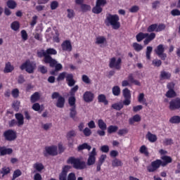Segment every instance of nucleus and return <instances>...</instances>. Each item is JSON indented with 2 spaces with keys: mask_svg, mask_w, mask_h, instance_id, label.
<instances>
[{
  "mask_svg": "<svg viewBox=\"0 0 180 180\" xmlns=\"http://www.w3.org/2000/svg\"><path fill=\"white\" fill-rule=\"evenodd\" d=\"M110 68H115V70H120L122 68V58H118L116 60V58L113 57L110 59L109 63Z\"/></svg>",
  "mask_w": 180,
  "mask_h": 180,
  "instance_id": "10",
  "label": "nucleus"
},
{
  "mask_svg": "<svg viewBox=\"0 0 180 180\" xmlns=\"http://www.w3.org/2000/svg\"><path fill=\"white\" fill-rule=\"evenodd\" d=\"M15 117L17 120L18 127H20V126H23V124H25V117H23V115L22 113H15Z\"/></svg>",
  "mask_w": 180,
  "mask_h": 180,
  "instance_id": "16",
  "label": "nucleus"
},
{
  "mask_svg": "<svg viewBox=\"0 0 180 180\" xmlns=\"http://www.w3.org/2000/svg\"><path fill=\"white\" fill-rule=\"evenodd\" d=\"M67 12H68V18L69 19H72V18L75 16V13L74 12V10L68 8L67 10Z\"/></svg>",
  "mask_w": 180,
  "mask_h": 180,
  "instance_id": "60",
  "label": "nucleus"
},
{
  "mask_svg": "<svg viewBox=\"0 0 180 180\" xmlns=\"http://www.w3.org/2000/svg\"><path fill=\"white\" fill-rule=\"evenodd\" d=\"M11 106L15 112H19V108L20 107V101L18 100L14 101Z\"/></svg>",
  "mask_w": 180,
  "mask_h": 180,
  "instance_id": "38",
  "label": "nucleus"
},
{
  "mask_svg": "<svg viewBox=\"0 0 180 180\" xmlns=\"http://www.w3.org/2000/svg\"><path fill=\"white\" fill-rule=\"evenodd\" d=\"M91 11L93 13H95L96 15H99V13H102V11H103V8H102L101 6L96 4V6L93 7Z\"/></svg>",
  "mask_w": 180,
  "mask_h": 180,
  "instance_id": "33",
  "label": "nucleus"
},
{
  "mask_svg": "<svg viewBox=\"0 0 180 180\" xmlns=\"http://www.w3.org/2000/svg\"><path fill=\"white\" fill-rule=\"evenodd\" d=\"M141 122V117L139 114H136L129 119V124H134V122Z\"/></svg>",
  "mask_w": 180,
  "mask_h": 180,
  "instance_id": "23",
  "label": "nucleus"
},
{
  "mask_svg": "<svg viewBox=\"0 0 180 180\" xmlns=\"http://www.w3.org/2000/svg\"><path fill=\"white\" fill-rule=\"evenodd\" d=\"M67 164H71L75 169H85L86 168L85 162L74 157H70L67 160Z\"/></svg>",
  "mask_w": 180,
  "mask_h": 180,
  "instance_id": "2",
  "label": "nucleus"
},
{
  "mask_svg": "<svg viewBox=\"0 0 180 180\" xmlns=\"http://www.w3.org/2000/svg\"><path fill=\"white\" fill-rule=\"evenodd\" d=\"M19 89H13L11 91V95L14 99L19 98Z\"/></svg>",
  "mask_w": 180,
  "mask_h": 180,
  "instance_id": "54",
  "label": "nucleus"
},
{
  "mask_svg": "<svg viewBox=\"0 0 180 180\" xmlns=\"http://www.w3.org/2000/svg\"><path fill=\"white\" fill-rule=\"evenodd\" d=\"M167 164L165 161L162 162L161 160H156L151 162L150 166L147 167L148 172H155L161 165L162 167H165Z\"/></svg>",
  "mask_w": 180,
  "mask_h": 180,
  "instance_id": "4",
  "label": "nucleus"
},
{
  "mask_svg": "<svg viewBox=\"0 0 180 180\" xmlns=\"http://www.w3.org/2000/svg\"><path fill=\"white\" fill-rule=\"evenodd\" d=\"M13 153V150L11 148H6L5 146H0V155L4 157V155H11Z\"/></svg>",
  "mask_w": 180,
  "mask_h": 180,
  "instance_id": "17",
  "label": "nucleus"
},
{
  "mask_svg": "<svg viewBox=\"0 0 180 180\" xmlns=\"http://www.w3.org/2000/svg\"><path fill=\"white\" fill-rule=\"evenodd\" d=\"M63 51H72V45L71 41L65 40L61 44Z\"/></svg>",
  "mask_w": 180,
  "mask_h": 180,
  "instance_id": "15",
  "label": "nucleus"
},
{
  "mask_svg": "<svg viewBox=\"0 0 180 180\" xmlns=\"http://www.w3.org/2000/svg\"><path fill=\"white\" fill-rule=\"evenodd\" d=\"M11 27L14 32H18V30L20 28V24L18 21H13L11 25Z\"/></svg>",
  "mask_w": 180,
  "mask_h": 180,
  "instance_id": "40",
  "label": "nucleus"
},
{
  "mask_svg": "<svg viewBox=\"0 0 180 180\" xmlns=\"http://www.w3.org/2000/svg\"><path fill=\"white\" fill-rule=\"evenodd\" d=\"M38 71L41 74H47V68H46L44 65H39L38 67Z\"/></svg>",
  "mask_w": 180,
  "mask_h": 180,
  "instance_id": "58",
  "label": "nucleus"
},
{
  "mask_svg": "<svg viewBox=\"0 0 180 180\" xmlns=\"http://www.w3.org/2000/svg\"><path fill=\"white\" fill-rule=\"evenodd\" d=\"M75 102H77V99L75 98V96H71L68 98V103L71 108H77L75 105Z\"/></svg>",
  "mask_w": 180,
  "mask_h": 180,
  "instance_id": "35",
  "label": "nucleus"
},
{
  "mask_svg": "<svg viewBox=\"0 0 180 180\" xmlns=\"http://www.w3.org/2000/svg\"><path fill=\"white\" fill-rule=\"evenodd\" d=\"M154 39H155V33L154 32H151L150 34L148 33V36L146 37V39L143 41L145 46H147L148 43H150V41H153Z\"/></svg>",
  "mask_w": 180,
  "mask_h": 180,
  "instance_id": "19",
  "label": "nucleus"
},
{
  "mask_svg": "<svg viewBox=\"0 0 180 180\" xmlns=\"http://www.w3.org/2000/svg\"><path fill=\"white\" fill-rule=\"evenodd\" d=\"M133 47H134V50H135V51H137L138 53L141 51V50H143V49L142 45L137 42H134L133 44Z\"/></svg>",
  "mask_w": 180,
  "mask_h": 180,
  "instance_id": "46",
  "label": "nucleus"
},
{
  "mask_svg": "<svg viewBox=\"0 0 180 180\" xmlns=\"http://www.w3.org/2000/svg\"><path fill=\"white\" fill-rule=\"evenodd\" d=\"M146 138L150 141V143H155L157 141L158 138L157 135L150 133V131H148Z\"/></svg>",
  "mask_w": 180,
  "mask_h": 180,
  "instance_id": "22",
  "label": "nucleus"
},
{
  "mask_svg": "<svg viewBox=\"0 0 180 180\" xmlns=\"http://www.w3.org/2000/svg\"><path fill=\"white\" fill-rule=\"evenodd\" d=\"M80 5H81L82 12L85 13V12H88V11H91V6L87 4H82Z\"/></svg>",
  "mask_w": 180,
  "mask_h": 180,
  "instance_id": "49",
  "label": "nucleus"
},
{
  "mask_svg": "<svg viewBox=\"0 0 180 180\" xmlns=\"http://www.w3.org/2000/svg\"><path fill=\"white\" fill-rule=\"evenodd\" d=\"M98 101L99 103H103L104 105H109V101L106 99L105 94H99L98 96Z\"/></svg>",
  "mask_w": 180,
  "mask_h": 180,
  "instance_id": "24",
  "label": "nucleus"
},
{
  "mask_svg": "<svg viewBox=\"0 0 180 180\" xmlns=\"http://www.w3.org/2000/svg\"><path fill=\"white\" fill-rule=\"evenodd\" d=\"M165 48L164 47V44H159L155 49V54H157V56L160 57V58H161V60H162L163 61L165 60V58H167V53H165Z\"/></svg>",
  "mask_w": 180,
  "mask_h": 180,
  "instance_id": "9",
  "label": "nucleus"
},
{
  "mask_svg": "<svg viewBox=\"0 0 180 180\" xmlns=\"http://www.w3.org/2000/svg\"><path fill=\"white\" fill-rule=\"evenodd\" d=\"M67 75H68V74H67V72H63L60 73L58 77H57V81L58 82L63 81V79L67 78Z\"/></svg>",
  "mask_w": 180,
  "mask_h": 180,
  "instance_id": "48",
  "label": "nucleus"
},
{
  "mask_svg": "<svg viewBox=\"0 0 180 180\" xmlns=\"http://www.w3.org/2000/svg\"><path fill=\"white\" fill-rule=\"evenodd\" d=\"M127 133H129V129L127 128L119 129V131H117L118 136H126Z\"/></svg>",
  "mask_w": 180,
  "mask_h": 180,
  "instance_id": "50",
  "label": "nucleus"
},
{
  "mask_svg": "<svg viewBox=\"0 0 180 180\" xmlns=\"http://www.w3.org/2000/svg\"><path fill=\"white\" fill-rule=\"evenodd\" d=\"M37 54L39 58H42V57H44V61L45 64H49V63H51V64L54 63V59H53L51 56H47V53L46 51H44V49L37 51Z\"/></svg>",
  "mask_w": 180,
  "mask_h": 180,
  "instance_id": "8",
  "label": "nucleus"
},
{
  "mask_svg": "<svg viewBox=\"0 0 180 180\" xmlns=\"http://www.w3.org/2000/svg\"><path fill=\"white\" fill-rule=\"evenodd\" d=\"M166 96L167 98H175V96H176V93L174 90H169L166 93Z\"/></svg>",
  "mask_w": 180,
  "mask_h": 180,
  "instance_id": "51",
  "label": "nucleus"
},
{
  "mask_svg": "<svg viewBox=\"0 0 180 180\" xmlns=\"http://www.w3.org/2000/svg\"><path fill=\"white\" fill-rule=\"evenodd\" d=\"M119 20H120V18L117 14H108V16L106 18L105 23L108 22L114 30H117L120 29V22H119Z\"/></svg>",
  "mask_w": 180,
  "mask_h": 180,
  "instance_id": "3",
  "label": "nucleus"
},
{
  "mask_svg": "<svg viewBox=\"0 0 180 180\" xmlns=\"http://www.w3.org/2000/svg\"><path fill=\"white\" fill-rule=\"evenodd\" d=\"M51 68H54L56 71H61L63 70V65L61 63H57V60L54 59L53 63H48Z\"/></svg>",
  "mask_w": 180,
  "mask_h": 180,
  "instance_id": "21",
  "label": "nucleus"
},
{
  "mask_svg": "<svg viewBox=\"0 0 180 180\" xmlns=\"http://www.w3.org/2000/svg\"><path fill=\"white\" fill-rule=\"evenodd\" d=\"M45 151L46 153H44V157H47V154L49 155H57V154H58L57 152V146H56L45 147Z\"/></svg>",
  "mask_w": 180,
  "mask_h": 180,
  "instance_id": "12",
  "label": "nucleus"
},
{
  "mask_svg": "<svg viewBox=\"0 0 180 180\" xmlns=\"http://www.w3.org/2000/svg\"><path fill=\"white\" fill-rule=\"evenodd\" d=\"M174 144V140L172 139H165L163 141V145L164 146H172Z\"/></svg>",
  "mask_w": 180,
  "mask_h": 180,
  "instance_id": "55",
  "label": "nucleus"
},
{
  "mask_svg": "<svg viewBox=\"0 0 180 180\" xmlns=\"http://www.w3.org/2000/svg\"><path fill=\"white\" fill-rule=\"evenodd\" d=\"M139 153H141V154H144V155H146V157H148L149 155V153H148V149L147 148V146H146L145 145H143L141 146L140 149H139Z\"/></svg>",
  "mask_w": 180,
  "mask_h": 180,
  "instance_id": "39",
  "label": "nucleus"
},
{
  "mask_svg": "<svg viewBox=\"0 0 180 180\" xmlns=\"http://www.w3.org/2000/svg\"><path fill=\"white\" fill-rule=\"evenodd\" d=\"M40 99V94L39 92L34 93L30 97L31 103H36Z\"/></svg>",
  "mask_w": 180,
  "mask_h": 180,
  "instance_id": "29",
  "label": "nucleus"
},
{
  "mask_svg": "<svg viewBox=\"0 0 180 180\" xmlns=\"http://www.w3.org/2000/svg\"><path fill=\"white\" fill-rule=\"evenodd\" d=\"M112 92L114 96H120V94H121L120 87L119 86H114L112 88Z\"/></svg>",
  "mask_w": 180,
  "mask_h": 180,
  "instance_id": "32",
  "label": "nucleus"
},
{
  "mask_svg": "<svg viewBox=\"0 0 180 180\" xmlns=\"http://www.w3.org/2000/svg\"><path fill=\"white\" fill-rule=\"evenodd\" d=\"M82 131L86 137H89L92 134V131L88 127H86Z\"/></svg>",
  "mask_w": 180,
  "mask_h": 180,
  "instance_id": "61",
  "label": "nucleus"
},
{
  "mask_svg": "<svg viewBox=\"0 0 180 180\" xmlns=\"http://www.w3.org/2000/svg\"><path fill=\"white\" fill-rule=\"evenodd\" d=\"M20 69L22 71L25 70L28 74H33L36 70V64L30 62V60H27L20 66Z\"/></svg>",
  "mask_w": 180,
  "mask_h": 180,
  "instance_id": "5",
  "label": "nucleus"
},
{
  "mask_svg": "<svg viewBox=\"0 0 180 180\" xmlns=\"http://www.w3.org/2000/svg\"><path fill=\"white\" fill-rule=\"evenodd\" d=\"M119 130V127L116 125H110L108 127V134H112V133H116Z\"/></svg>",
  "mask_w": 180,
  "mask_h": 180,
  "instance_id": "34",
  "label": "nucleus"
},
{
  "mask_svg": "<svg viewBox=\"0 0 180 180\" xmlns=\"http://www.w3.org/2000/svg\"><path fill=\"white\" fill-rule=\"evenodd\" d=\"M33 168H34L37 172H41V171L44 169V165H43L41 163L37 162L34 164Z\"/></svg>",
  "mask_w": 180,
  "mask_h": 180,
  "instance_id": "36",
  "label": "nucleus"
},
{
  "mask_svg": "<svg viewBox=\"0 0 180 180\" xmlns=\"http://www.w3.org/2000/svg\"><path fill=\"white\" fill-rule=\"evenodd\" d=\"M3 136L6 141H15V140L18 139V134L13 129H8L5 131Z\"/></svg>",
  "mask_w": 180,
  "mask_h": 180,
  "instance_id": "7",
  "label": "nucleus"
},
{
  "mask_svg": "<svg viewBox=\"0 0 180 180\" xmlns=\"http://www.w3.org/2000/svg\"><path fill=\"white\" fill-rule=\"evenodd\" d=\"M128 82H130L131 84H134V85H137L138 86H140V85H141L139 80L134 79V77L131 73H130L128 76Z\"/></svg>",
  "mask_w": 180,
  "mask_h": 180,
  "instance_id": "25",
  "label": "nucleus"
},
{
  "mask_svg": "<svg viewBox=\"0 0 180 180\" xmlns=\"http://www.w3.org/2000/svg\"><path fill=\"white\" fill-rule=\"evenodd\" d=\"M6 5L9 9H15L18 6V4L15 0H8Z\"/></svg>",
  "mask_w": 180,
  "mask_h": 180,
  "instance_id": "31",
  "label": "nucleus"
},
{
  "mask_svg": "<svg viewBox=\"0 0 180 180\" xmlns=\"http://www.w3.org/2000/svg\"><path fill=\"white\" fill-rule=\"evenodd\" d=\"M171 78V73L165 72V70L160 72V79H169Z\"/></svg>",
  "mask_w": 180,
  "mask_h": 180,
  "instance_id": "28",
  "label": "nucleus"
},
{
  "mask_svg": "<svg viewBox=\"0 0 180 180\" xmlns=\"http://www.w3.org/2000/svg\"><path fill=\"white\" fill-rule=\"evenodd\" d=\"M122 96L124 98V100L122 103H115L112 105V109H115V110H122L123 109L124 105L125 106H129L130 103H131V93L130 91L125 88L122 90Z\"/></svg>",
  "mask_w": 180,
  "mask_h": 180,
  "instance_id": "1",
  "label": "nucleus"
},
{
  "mask_svg": "<svg viewBox=\"0 0 180 180\" xmlns=\"http://www.w3.org/2000/svg\"><path fill=\"white\" fill-rule=\"evenodd\" d=\"M52 99H58L56 106L57 108H60L63 109L64 108V105H65V98L63 97V96L60 95V93L55 91L51 95Z\"/></svg>",
  "mask_w": 180,
  "mask_h": 180,
  "instance_id": "6",
  "label": "nucleus"
},
{
  "mask_svg": "<svg viewBox=\"0 0 180 180\" xmlns=\"http://www.w3.org/2000/svg\"><path fill=\"white\" fill-rule=\"evenodd\" d=\"M108 4V1H106V0H96V5H98V6H101V8H103V6H105V5H106Z\"/></svg>",
  "mask_w": 180,
  "mask_h": 180,
  "instance_id": "62",
  "label": "nucleus"
},
{
  "mask_svg": "<svg viewBox=\"0 0 180 180\" xmlns=\"http://www.w3.org/2000/svg\"><path fill=\"white\" fill-rule=\"evenodd\" d=\"M169 108L170 109V110H176L177 109H180V98H176L172 100L169 102Z\"/></svg>",
  "mask_w": 180,
  "mask_h": 180,
  "instance_id": "13",
  "label": "nucleus"
},
{
  "mask_svg": "<svg viewBox=\"0 0 180 180\" xmlns=\"http://www.w3.org/2000/svg\"><path fill=\"white\" fill-rule=\"evenodd\" d=\"M122 166H123V162L120 159H117L115 158L114 160H112V167H113L114 168H116L117 167H122Z\"/></svg>",
  "mask_w": 180,
  "mask_h": 180,
  "instance_id": "30",
  "label": "nucleus"
},
{
  "mask_svg": "<svg viewBox=\"0 0 180 180\" xmlns=\"http://www.w3.org/2000/svg\"><path fill=\"white\" fill-rule=\"evenodd\" d=\"M95 98V94L91 91H85L83 94V101L86 103H89L90 102L94 101V98Z\"/></svg>",
  "mask_w": 180,
  "mask_h": 180,
  "instance_id": "14",
  "label": "nucleus"
},
{
  "mask_svg": "<svg viewBox=\"0 0 180 180\" xmlns=\"http://www.w3.org/2000/svg\"><path fill=\"white\" fill-rule=\"evenodd\" d=\"M152 64L154 67H161L162 61L159 59H155L152 61Z\"/></svg>",
  "mask_w": 180,
  "mask_h": 180,
  "instance_id": "57",
  "label": "nucleus"
},
{
  "mask_svg": "<svg viewBox=\"0 0 180 180\" xmlns=\"http://www.w3.org/2000/svg\"><path fill=\"white\" fill-rule=\"evenodd\" d=\"M67 180H77V176H75V173L71 172L68 175Z\"/></svg>",
  "mask_w": 180,
  "mask_h": 180,
  "instance_id": "64",
  "label": "nucleus"
},
{
  "mask_svg": "<svg viewBox=\"0 0 180 180\" xmlns=\"http://www.w3.org/2000/svg\"><path fill=\"white\" fill-rule=\"evenodd\" d=\"M106 43V38L103 36H100L96 39V44H103Z\"/></svg>",
  "mask_w": 180,
  "mask_h": 180,
  "instance_id": "42",
  "label": "nucleus"
},
{
  "mask_svg": "<svg viewBox=\"0 0 180 180\" xmlns=\"http://www.w3.org/2000/svg\"><path fill=\"white\" fill-rule=\"evenodd\" d=\"M1 174H2V176L4 175H8V174H11V168L4 167L1 169Z\"/></svg>",
  "mask_w": 180,
  "mask_h": 180,
  "instance_id": "52",
  "label": "nucleus"
},
{
  "mask_svg": "<svg viewBox=\"0 0 180 180\" xmlns=\"http://www.w3.org/2000/svg\"><path fill=\"white\" fill-rule=\"evenodd\" d=\"M157 27H158V24H152L148 27L147 32L148 33H153V32H156Z\"/></svg>",
  "mask_w": 180,
  "mask_h": 180,
  "instance_id": "45",
  "label": "nucleus"
},
{
  "mask_svg": "<svg viewBox=\"0 0 180 180\" xmlns=\"http://www.w3.org/2000/svg\"><path fill=\"white\" fill-rule=\"evenodd\" d=\"M169 122L172 124H178L180 122V117L174 115L169 119Z\"/></svg>",
  "mask_w": 180,
  "mask_h": 180,
  "instance_id": "37",
  "label": "nucleus"
},
{
  "mask_svg": "<svg viewBox=\"0 0 180 180\" xmlns=\"http://www.w3.org/2000/svg\"><path fill=\"white\" fill-rule=\"evenodd\" d=\"M82 81L84 82V84H87L89 85L91 84V79L86 75H83L82 77Z\"/></svg>",
  "mask_w": 180,
  "mask_h": 180,
  "instance_id": "56",
  "label": "nucleus"
},
{
  "mask_svg": "<svg viewBox=\"0 0 180 180\" xmlns=\"http://www.w3.org/2000/svg\"><path fill=\"white\" fill-rule=\"evenodd\" d=\"M76 136H77V134L75 133V131L72 130L68 132L66 137L68 140L70 141L72 137H75Z\"/></svg>",
  "mask_w": 180,
  "mask_h": 180,
  "instance_id": "53",
  "label": "nucleus"
},
{
  "mask_svg": "<svg viewBox=\"0 0 180 180\" xmlns=\"http://www.w3.org/2000/svg\"><path fill=\"white\" fill-rule=\"evenodd\" d=\"M70 117L75 120V116H77V107H72L70 109Z\"/></svg>",
  "mask_w": 180,
  "mask_h": 180,
  "instance_id": "43",
  "label": "nucleus"
},
{
  "mask_svg": "<svg viewBox=\"0 0 180 180\" xmlns=\"http://www.w3.org/2000/svg\"><path fill=\"white\" fill-rule=\"evenodd\" d=\"M22 175V172L20 169H16L14 171L13 174V179H16V178H19Z\"/></svg>",
  "mask_w": 180,
  "mask_h": 180,
  "instance_id": "59",
  "label": "nucleus"
},
{
  "mask_svg": "<svg viewBox=\"0 0 180 180\" xmlns=\"http://www.w3.org/2000/svg\"><path fill=\"white\" fill-rule=\"evenodd\" d=\"M148 36V33H143V32H139L138 34L136 36V41L140 43V41H142V40H144L146 37Z\"/></svg>",
  "mask_w": 180,
  "mask_h": 180,
  "instance_id": "27",
  "label": "nucleus"
},
{
  "mask_svg": "<svg viewBox=\"0 0 180 180\" xmlns=\"http://www.w3.org/2000/svg\"><path fill=\"white\" fill-rule=\"evenodd\" d=\"M151 53H153V48L152 46H147L146 56L147 60H151Z\"/></svg>",
  "mask_w": 180,
  "mask_h": 180,
  "instance_id": "47",
  "label": "nucleus"
},
{
  "mask_svg": "<svg viewBox=\"0 0 180 180\" xmlns=\"http://www.w3.org/2000/svg\"><path fill=\"white\" fill-rule=\"evenodd\" d=\"M91 148H92V147L86 143H84L77 147L79 151H82V150H88V151H91Z\"/></svg>",
  "mask_w": 180,
  "mask_h": 180,
  "instance_id": "26",
  "label": "nucleus"
},
{
  "mask_svg": "<svg viewBox=\"0 0 180 180\" xmlns=\"http://www.w3.org/2000/svg\"><path fill=\"white\" fill-rule=\"evenodd\" d=\"M46 52L48 57H51V56H56L57 54V51L53 48L47 49Z\"/></svg>",
  "mask_w": 180,
  "mask_h": 180,
  "instance_id": "41",
  "label": "nucleus"
},
{
  "mask_svg": "<svg viewBox=\"0 0 180 180\" xmlns=\"http://www.w3.org/2000/svg\"><path fill=\"white\" fill-rule=\"evenodd\" d=\"M66 82H68V86H74L75 85V80L74 79V75L68 74L66 75Z\"/></svg>",
  "mask_w": 180,
  "mask_h": 180,
  "instance_id": "18",
  "label": "nucleus"
},
{
  "mask_svg": "<svg viewBox=\"0 0 180 180\" xmlns=\"http://www.w3.org/2000/svg\"><path fill=\"white\" fill-rule=\"evenodd\" d=\"M13 70H15V67L12 65V63H11V62H8L5 65L4 72V74H9V72H12Z\"/></svg>",
  "mask_w": 180,
  "mask_h": 180,
  "instance_id": "20",
  "label": "nucleus"
},
{
  "mask_svg": "<svg viewBox=\"0 0 180 180\" xmlns=\"http://www.w3.org/2000/svg\"><path fill=\"white\" fill-rule=\"evenodd\" d=\"M96 162V148H94L89 154L86 165L89 166L94 165Z\"/></svg>",
  "mask_w": 180,
  "mask_h": 180,
  "instance_id": "11",
  "label": "nucleus"
},
{
  "mask_svg": "<svg viewBox=\"0 0 180 180\" xmlns=\"http://www.w3.org/2000/svg\"><path fill=\"white\" fill-rule=\"evenodd\" d=\"M79 88V87L78 86V85H76L73 88H72L70 91V96H75V92H77V91H78Z\"/></svg>",
  "mask_w": 180,
  "mask_h": 180,
  "instance_id": "63",
  "label": "nucleus"
},
{
  "mask_svg": "<svg viewBox=\"0 0 180 180\" xmlns=\"http://www.w3.org/2000/svg\"><path fill=\"white\" fill-rule=\"evenodd\" d=\"M98 126L99 129H101V130H106V123H105V121H103V120H98Z\"/></svg>",
  "mask_w": 180,
  "mask_h": 180,
  "instance_id": "44",
  "label": "nucleus"
}]
</instances>
